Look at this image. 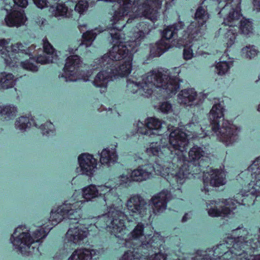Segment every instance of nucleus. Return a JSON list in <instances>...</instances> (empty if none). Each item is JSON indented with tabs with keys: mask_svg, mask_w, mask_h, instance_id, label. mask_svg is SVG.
I'll list each match as a JSON object with an SVG mask.
<instances>
[{
	"mask_svg": "<svg viewBox=\"0 0 260 260\" xmlns=\"http://www.w3.org/2000/svg\"><path fill=\"white\" fill-rule=\"evenodd\" d=\"M200 6L197 8L194 14V21L191 22L185 30L184 37L190 39L199 37L201 27L205 25L209 18L208 9H212L208 4L215 0H201Z\"/></svg>",
	"mask_w": 260,
	"mask_h": 260,
	"instance_id": "4468645a",
	"label": "nucleus"
},
{
	"mask_svg": "<svg viewBox=\"0 0 260 260\" xmlns=\"http://www.w3.org/2000/svg\"><path fill=\"white\" fill-rule=\"evenodd\" d=\"M118 159V155L115 149L112 151L108 148L104 149L100 154V161L102 165L114 163Z\"/></svg>",
	"mask_w": 260,
	"mask_h": 260,
	"instance_id": "cd10ccee",
	"label": "nucleus"
},
{
	"mask_svg": "<svg viewBox=\"0 0 260 260\" xmlns=\"http://www.w3.org/2000/svg\"><path fill=\"white\" fill-rule=\"evenodd\" d=\"M221 3H222V2H219V3H218V5H222V4H221Z\"/></svg>",
	"mask_w": 260,
	"mask_h": 260,
	"instance_id": "5fc2aeb1",
	"label": "nucleus"
},
{
	"mask_svg": "<svg viewBox=\"0 0 260 260\" xmlns=\"http://www.w3.org/2000/svg\"><path fill=\"white\" fill-rule=\"evenodd\" d=\"M188 148L187 134L180 129L172 132L167 143L162 140L150 143L146 152L148 164L139 166L130 174L120 175L121 184L126 186L133 181L145 180L150 172L167 180L172 188L181 190L185 180L201 172L203 165L199 162L204 156L203 148L195 145L188 152L189 159L184 154Z\"/></svg>",
	"mask_w": 260,
	"mask_h": 260,
	"instance_id": "f257e3e1",
	"label": "nucleus"
},
{
	"mask_svg": "<svg viewBox=\"0 0 260 260\" xmlns=\"http://www.w3.org/2000/svg\"><path fill=\"white\" fill-rule=\"evenodd\" d=\"M198 94L194 88H190L181 90L178 95L180 103L185 106H191L196 100Z\"/></svg>",
	"mask_w": 260,
	"mask_h": 260,
	"instance_id": "393cba45",
	"label": "nucleus"
},
{
	"mask_svg": "<svg viewBox=\"0 0 260 260\" xmlns=\"http://www.w3.org/2000/svg\"><path fill=\"white\" fill-rule=\"evenodd\" d=\"M88 2L85 0H80L75 6V10L79 14H83L88 7Z\"/></svg>",
	"mask_w": 260,
	"mask_h": 260,
	"instance_id": "4c0bfd02",
	"label": "nucleus"
},
{
	"mask_svg": "<svg viewBox=\"0 0 260 260\" xmlns=\"http://www.w3.org/2000/svg\"><path fill=\"white\" fill-rule=\"evenodd\" d=\"M137 1H136L135 5L131 9L129 12L127 14L124 15V16L121 18V19L119 21H117L115 25V21L114 20V15L112 17L111 20L112 26L111 30H116L118 31L122 30L123 28L125 27L126 23L127 24H136L135 28V31L137 30V31L135 33V37L136 38L134 42L135 46H139L141 44V41L143 40L146 35L149 33L151 30V25L150 23L146 21L138 22L139 19L142 17H145L146 19H149L152 22H154L157 20L159 12L158 11L160 9L161 7L157 10V13L156 15V19L151 20L148 18L145 17L144 16H138L136 15V10L137 9Z\"/></svg>",
	"mask_w": 260,
	"mask_h": 260,
	"instance_id": "9d476101",
	"label": "nucleus"
},
{
	"mask_svg": "<svg viewBox=\"0 0 260 260\" xmlns=\"http://www.w3.org/2000/svg\"><path fill=\"white\" fill-rule=\"evenodd\" d=\"M14 3V6H17L22 8H26L28 5L27 0H13Z\"/></svg>",
	"mask_w": 260,
	"mask_h": 260,
	"instance_id": "37998d69",
	"label": "nucleus"
},
{
	"mask_svg": "<svg viewBox=\"0 0 260 260\" xmlns=\"http://www.w3.org/2000/svg\"><path fill=\"white\" fill-rule=\"evenodd\" d=\"M14 76L12 73L3 72L0 75V83L2 88L8 89L15 85Z\"/></svg>",
	"mask_w": 260,
	"mask_h": 260,
	"instance_id": "c756f323",
	"label": "nucleus"
},
{
	"mask_svg": "<svg viewBox=\"0 0 260 260\" xmlns=\"http://www.w3.org/2000/svg\"><path fill=\"white\" fill-rule=\"evenodd\" d=\"M171 47L170 44L164 40H160L150 45V56L152 57L160 56Z\"/></svg>",
	"mask_w": 260,
	"mask_h": 260,
	"instance_id": "bb28decb",
	"label": "nucleus"
},
{
	"mask_svg": "<svg viewBox=\"0 0 260 260\" xmlns=\"http://www.w3.org/2000/svg\"><path fill=\"white\" fill-rule=\"evenodd\" d=\"M111 35L116 42L109 52L97 61L102 68L93 81V85L97 87L106 88L109 81L127 76L132 71L133 53L136 51L134 42L120 41L118 32Z\"/></svg>",
	"mask_w": 260,
	"mask_h": 260,
	"instance_id": "f03ea898",
	"label": "nucleus"
},
{
	"mask_svg": "<svg viewBox=\"0 0 260 260\" xmlns=\"http://www.w3.org/2000/svg\"><path fill=\"white\" fill-rule=\"evenodd\" d=\"M78 162L83 174L91 176L96 168L97 161L93 155L88 153H82L78 156Z\"/></svg>",
	"mask_w": 260,
	"mask_h": 260,
	"instance_id": "aec40b11",
	"label": "nucleus"
},
{
	"mask_svg": "<svg viewBox=\"0 0 260 260\" xmlns=\"http://www.w3.org/2000/svg\"><path fill=\"white\" fill-rule=\"evenodd\" d=\"M254 7L257 11H260V0H253Z\"/></svg>",
	"mask_w": 260,
	"mask_h": 260,
	"instance_id": "49530a36",
	"label": "nucleus"
},
{
	"mask_svg": "<svg viewBox=\"0 0 260 260\" xmlns=\"http://www.w3.org/2000/svg\"><path fill=\"white\" fill-rule=\"evenodd\" d=\"M24 12L23 10H11L5 17V21L9 27L20 26L23 23Z\"/></svg>",
	"mask_w": 260,
	"mask_h": 260,
	"instance_id": "b1692460",
	"label": "nucleus"
},
{
	"mask_svg": "<svg viewBox=\"0 0 260 260\" xmlns=\"http://www.w3.org/2000/svg\"><path fill=\"white\" fill-rule=\"evenodd\" d=\"M178 75L174 77L164 75L161 72L152 71L142 76L141 81L138 79L133 81L130 79L127 80V90L133 93H137L139 91H144L148 95H151L154 88H159L167 94L171 96L175 95L180 88L181 81Z\"/></svg>",
	"mask_w": 260,
	"mask_h": 260,
	"instance_id": "423d86ee",
	"label": "nucleus"
},
{
	"mask_svg": "<svg viewBox=\"0 0 260 260\" xmlns=\"http://www.w3.org/2000/svg\"><path fill=\"white\" fill-rule=\"evenodd\" d=\"M116 188L106 185L98 186L97 187L93 184L89 185L82 189V208L85 201H90L96 197L100 199L102 204H110L115 200L118 198V193L115 192Z\"/></svg>",
	"mask_w": 260,
	"mask_h": 260,
	"instance_id": "ddd939ff",
	"label": "nucleus"
},
{
	"mask_svg": "<svg viewBox=\"0 0 260 260\" xmlns=\"http://www.w3.org/2000/svg\"><path fill=\"white\" fill-rule=\"evenodd\" d=\"M251 179L248 190L243 195L241 204L260 206V157L256 158L247 169Z\"/></svg>",
	"mask_w": 260,
	"mask_h": 260,
	"instance_id": "f8f14e48",
	"label": "nucleus"
},
{
	"mask_svg": "<svg viewBox=\"0 0 260 260\" xmlns=\"http://www.w3.org/2000/svg\"><path fill=\"white\" fill-rule=\"evenodd\" d=\"M202 132V133L199 134L196 136V137L199 138V140L200 139H203L206 138L208 136L207 132L203 131Z\"/></svg>",
	"mask_w": 260,
	"mask_h": 260,
	"instance_id": "de8ad7c7",
	"label": "nucleus"
},
{
	"mask_svg": "<svg viewBox=\"0 0 260 260\" xmlns=\"http://www.w3.org/2000/svg\"><path fill=\"white\" fill-rule=\"evenodd\" d=\"M242 0H227L223 2L224 7L220 11L219 14L223 16V23L228 26L227 31L224 33V40L225 46L229 48L234 44L237 33L233 29L236 22L242 16L241 4Z\"/></svg>",
	"mask_w": 260,
	"mask_h": 260,
	"instance_id": "9b49d317",
	"label": "nucleus"
},
{
	"mask_svg": "<svg viewBox=\"0 0 260 260\" xmlns=\"http://www.w3.org/2000/svg\"><path fill=\"white\" fill-rule=\"evenodd\" d=\"M81 58L79 55H74L68 57L63 69V73L59 77L63 78L66 81H76L81 66Z\"/></svg>",
	"mask_w": 260,
	"mask_h": 260,
	"instance_id": "a211bd4d",
	"label": "nucleus"
},
{
	"mask_svg": "<svg viewBox=\"0 0 260 260\" xmlns=\"http://www.w3.org/2000/svg\"><path fill=\"white\" fill-rule=\"evenodd\" d=\"M9 42L5 39H0V47L2 49L0 50V54L7 66L12 65L18 59L19 53L27 54L25 47L21 43H17L12 45L10 47L6 46Z\"/></svg>",
	"mask_w": 260,
	"mask_h": 260,
	"instance_id": "2eb2a0df",
	"label": "nucleus"
},
{
	"mask_svg": "<svg viewBox=\"0 0 260 260\" xmlns=\"http://www.w3.org/2000/svg\"><path fill=\"white\" fill-rule=\"evenodd\" d=\"M126 206L130 218L123 212L111 205L107 213L98 216L93 225L96 229L95 235L105 238L119 237V234L126 227V221L136 220L145 216L147 212V204L143 197L139 194L134 195L127 201Z\"/></svg>",
	"mask_w": 260,
	"mask_h": 260,
	"instance_id": "20e7f679",
	"label": "nucleus"
},
{
	"mask_svg": "<svg viewBox=\"0 0 260 260\" xmlns=\"http://www.w3.org/2000/svg\"><path fill=\"white\" fill-rule=\"evenodd\" d=\"M15 126L20 130L25 129L28 127L33 126L40 128L42 131L43 135L47 136L50 134L54 135L55 134L54 126L50 121H47L39 126L30 113L28 114V116H21L19 117L15 121Z\"/></svg>",
	"mask_w": 260,
	"mask_h": 260,
	"instance_id": "dca6fc26",
	"label": "nucleus"
},
{
	"mask_svg": "<svg viewBox=\"0 0 260 260\" xmlns=\"http://www.w3.org/2000/svg\"><path fill=\"white\" fill-rule=\"evenodd\" d=\"M258 52V51L255 48L254 46H246L242 48L241 50L242 55L246 58H254L257 55Z\"/></svg>",
	"mask_w": 260,
	"mask_h": 260,
	"instance_id": "f704fd0d",
	"label": "nucleus"
},
{
	"mask_svg": "<svg viewBox=\"0 0 260 260\" xmlns=\"http://www.w3.org/2000/svg\"><path fill=\"white\" fill-rule=\"evenodd\" d=\"M52 228V226L48 225L45 228H40L32 233L31 236L28 232H22L26 226L21 225L15 229L10 240L20 252L34 253L39 251V246L42 242V240L47 236Z\"/></svg>",
	"mask_w": 260,
	"mask_h": 260,
	"instance_id": "6e6552de",
	"label": "nucleus"
},
{
	"mask_svg": "<svg viewBox=\"0 0 260 260\" xmlns=\"http://www.w3.org/2000/svg\"><path fill=\"white\" fill-rule=\"evenodd\" d=\"M208 213L209 216L213 217L220 216L219 209L217 207L211 208L209 209Z\"/></svg>",
	"mask_w": 260,
	"mask_h": 260,
	"instance_id": "79ce46f5",
	"label": "nucleus"
},
{
	"mask_svg": "<svg viewBox=\"0 0 260 260\" xmlns=\"http://www.w3.org/2000/svg\"><path fill=\"white\" fill-rule=\"evenodd\" d=\"M58 257V253L57 252L55 255V256L54 257V258H56Z\"/></svg>",
	"mask_w": 260,
	"mask_h": 260,
	"instance_id": "603ef678",
	"label": "nucleus"
},
{
	"mask_svg": "<svg viewBox=\"0 0 260 260\" xmlns=\"http://www.w3.org/2000/svg\"><path fill=\"white\" fill-rule=\"evenodd\" d=\"M200 163H201V162H200ZM203 163H204V165L201 164L202 165H203V167L201 168V171L202 170V169L204 168V167H206V166H208V161H205V162H204V161H203Z\"/></svg>",
	"mask_w": 260,
	"mask_h": 260,
	"instance_id": "8fccbe9b",
	"label": "nucleus"
},
{
	"mask_svg": "<svg viewBox=\"0 0 260 260\" xmlns=\"http://www.w3.org/2000/svg\"><path fill=\"white\" fill-rule=\"evenodd\" d=\"M217 204L216 202L215 201H210V204H212V205H214V204Z\"/></svg>",
	"mask_w": 260,
	"mask_h": 260,
	"instance_id": "3c124183",
	"label": "nucleus"
},
{
	"mask_svg": "<svg viewBox=\"0 0 260 260\" xmlns=\"http://www.w3.org/2000/svg\"><path fill=\"white\" fill-rule=\"evenodd\" d=\"M185 34V30L183 31V34L182 35V39L185 41L186 43H188L190 45L189 47H185L183 50V57L185 60H188L191 59L193 57V46L195 44L196 42L198 41V39L199 37H197V38L194 39H190L189 38H187L184 37Z\"/></svg>",
	"mask_w": 260,
	"mask_h": 260,
	"instance_id": "c85d7f7f",
	"label": "nucleus"
},
{
	"mask_svg": "<svg viewBox=\"0 0 260 260\" xmlns=\"http://www.w3.org/2000/svg\"><path fill=\"white\" fill-rule=\"evenodd\" d=\"M221 28H220V29H219V32H221Z\"/></svg>",
	"mask_w": 260,
	"mask_h": 260,
	"instance_id": "13d9d810",
	"label": "nucleus"
},
{
	"mask_svg": "<svg viewBox=\"0 0 260 260\" xmlns=\"http://www.w3.org/2000/svg\"><path fill=\"white\" fill-rule=\"evenodd\" d=\"M231 201V200L230 199H224L222 201V203L224 204L225 206H223L221 209H219L220 216H225L230 215L233 211V210L235 208L234 204L232 205L233 207L231 208L226 206L229 205V203Z\"/></svg>",
	"mask_w": 260,
	"mask_h": 260,
	"instance_id": "c9c22d12",
	"label": "nucleus"
},
{
	"mask_svg": "<svg viewBox=\"0 0 260 260\" xmlns=\"http://www.w3.org/2000/svg\"><path fill=\"white\" fill-rule=\"evenodd\" d=\"M201 145H202V146H204V144H203V142H202V141L201 142Z\"/></svg>",
	"mask_w": 260,
	"mask_h": 260,
	"instance_id": "6e6d98bb",
	"label": "nucleus"
},
{
	"mask_svg": "<svg viewBox=\"0 0 260 260\" xmlns=\"http://www.w3.org/2000/svg\"><path fill=\"white\" fill-rule=\"evenodd\" d=\"M44 52L47 54H53L55 49L53 46L49 43L47 38L43 40Z\"/></svg>",
	"mask_w": 260,
	"mask_h": 260,
	"instance_id": "58836bf2",
	"label": "nucleus"
},
{
	"mask_svg": "<svg viewBox=\"0 0 260 260\" xmlns=\"http://www.w3.org/2000/svg\"><path fill=\"white\" fill-rule=\"evenodd\" d=\"M60 260H63V257L61 258Z\"/></svg>",
	"mask_w": 260,
	"mask_h": 260,
	"instance_id": "bf43d9fd",
	"label": "nucleus"
},
{
	"mask_svg": "<svg viewBox=\"0 0 260 260\" xmlns=\"http://www.w3.org/2000/svg\"><path fill=\"white\" fill-rule=\"evenodd\" d=\"M188 213H185L183 216L182 217V221L183 222H185L188 219Z\"/></svg>",
	"mask_w": 260,
	"mask_h": 260,
	"instance_id": "09e8293b",
	"label": "nucleus"
},
{
	"mask_svg": "<svg viewBox=\"0 0 260 260\" xmlns=\"http://www.w3.org/2000/svg\"><path fill=\"white\" fill-rule=\"evenodd\" d=\"M242 231L244 236L228 237L224 242L212 248L201 250V260H260V227L258 234H248L247 230L237 228L233 234Z\"/></svg>",
	"mask_w": 260,
	"mask_h": 260,
	"instance_id": "7ed1b4c3",
	"label": "nucleus"
},
{
	"mask_svg": "<svg viewBox=\"0 0 260 260\" xmlns=\"http://www.w3.org/2000/svg\"><path fill=\"white\" fill-rule=\"evenodd\" d=\"M72 203L66 201L56 211H52L50 218L52 224L56 225L63 220L69 223L70 228L66 234V238L70 246L75 247L82 243L91 231L92 225L82 224V202L71 200Z\"/></svg>",
	"mask_w": 260,
	"mask_h": 260,
	"instance_id": "39448f33",
	"label": "nucleus"
},
{
	"mask_svg": "<svg viewBox=\"0 0 260 260\" xmlns=\"http://www.w3.org/2000/svg\"><path fill=\"white\" fill-rule=\"evenodd\" d=\"M144 224L141 222L135 227L134 230L128 234V239L126 240V245L129 244L132 249L127 250L131 252L139 249V252L144 255L145 252L148 253V256L142 255L143 257H146L147 259H153L157 253H162L161 248L164 247L165 242L162 237L158 233H156L151 236V235H148L145 236V240L143 241H139V244L134 243V241L139 240V239L144 236ZM163 254L167 255L163 253Z\"/></svg>",
	"mask_w": 260,
	"mask_h": 260,
	"instance_id": "0eeeda50",
	"label": "nucleus"
},
{
	"mask_svg": "<svg viewBox=\"0 0 260 260\" xmlns=\"http://www.w3.org/2000/svg\"><path fill=\"white\" fill-rule=\"evenodd\" d=\"M227 51H228V50H225L224 52V53H226Z\"/></svg>",
	"mask_w": 260,
	"mask_h": 260,
	"instance_id": "4d7b16f0",
	"label": "nucleus"
},
{
	"mask_svg": "<svg viewBox=\"0 0 260 260\" xmlns=\"http://www.w3.org/2000/svg\"><path fill=\"white\" fill-rule=\"evenodd\" d=\"M216 68L218 71V74L222 75L225 74L230 69V63L226 61H220L216 66Z\"/></svg>",
	"mask_w": 260,
	"mask_h": 260,
	"instance_id": "e433bc0d",
	"label": "nucleus"
},
{
	"mask_svg": "<svg viewBox=\"0 0 260 260\" xmlns=\"http://www.w3.org/2000/svg\"><path fill=\"white\" fill-rule=\"evenodd\" d=\"M21 65L23 69L28 71L36 72L38 70V67L28 60L21 62Z\"/></svg>",
	"mask_w": 260,
	"mask_h": 260,
	"instance_id": "a19ab883",
	"label": "nucleus"
},
{
	"mask_svg": "<svg viewBox=\"0 0 260 260\" xmlns=\"http://www.w3.org/2000/svg\"><path fill=\"white\" fill-rule=\"evenodd\" d=\"M165 122L155 117H148L146 125L144 127H139V133L145 135L154 134L153 130L160 129Z\"/></svg>",
	"mask_w": 260,
	"mask_h": 260,
	"instance_id": "5701e85b",
	"label": "nucleus"
},
{
	"mask_svg": "<svg viewBox=\"0 0 260 260\" xmlns=\"http://www.w3.org/2000/svg\"><path fill=\"white\" fill-rule=\"evenodd\" d=\"M239 28L240 32L245 35L252 34L253 30L252 22L246 18H243L240 21Z\"/></svg>",
	"mask_w": 260,
	"mask_h": 260,
	"instance_id": "2f4dec72",
	"label": "nucleus"
},
{
	"mask_svg": "<svg viewBox=\"0 0 260 260\" xmlns=\"http://www.w3.org/2000/svg\"><path fill=\"white\" fill-rule=\"evenodd\" d=\"M50 11L52 14L55 16H61L67 15L68 8L64 3H57L55 7H51Z\"/></svg>",
	"mask_w": 260,
	"mask_h": 260,
	"instance_id": "72a5a7b5",
	"label": "nucleus"
},
{
	"mask_svg": "<svg viewBox=\"0 0 260 260\" xmlns=\"http://www.w3.org/2000/svg\"><path fill=\"white\" fill-rule=\"evenodd\" d=\"M96 35L94 30H87L83 34L80 45H85L86 47L90 46L95 39Z\"/></svg>",
	"mask_w": 260,
	"mask_h": 260,
	"instance_id": "473e14b6",
	"label": "nucleus"
},
{
	"mask_svg": "<svg viewBox=\"0 0 260 260\" xmlns=\"http://www.w3.org/2000/svg\"><path fill=\"white\" fill-rule=\"evenodd\" d=\"M99 251L93 249L81 248L75 250L68 260H96Z\"/></svg>",
	"mask_w": 260,
	"mask_h": 260,
	"instance_id": "4be33fe9",
	"label": "nucleus"
},
{
	"mask_svg": "<svg viewBox=\"0 0 260 260\" xmlns=\"http://www.w3.org/2000/svg\"><path fill=\"white\" fill-rule=\"evenodd\" d=\"M159 110L163 113L168 114L172 111V105L169 101L163 102L160 103Z\"/></svg>",
	"mask_w": 260,
	"mask_h": 260,
	"instance_id": "ea45409f",
	"label": "nucleus"
},
{
	"mask_svg": "<svg viewBox=\"0 0 260 260\" xmlns=\"http://www.w3.org/2000/svg\"><path fill=\"white\" fill-rule=\"evenodd\" d=\"M224 109L220 103L213 106L210 111L213 118L211 123V129L215 133L218 132L217 138L219 140L226 146H229L238 141L239 136L237 126L232 121L224 118Z\"/></svg>",
	"mask_w": 260,
	"mask_h": 260,
	"instance_id": "1a4fd4ad",
	"label": "nucleus"
},
{
	"mask_svg": "<svg viewBox=\"0 0 260 260\" xmlns=\"http://www.w3.org/2000/svg\"><path fill=\"white\" fill-rule=\"evenodd\" d=\"M16 108L11 105L4 106L0 111L2 119L4 120H9L12 119L15 116Z\"/></svg>",
	"mask_w": 260,
	"mask_h": 260,
	"instance_id": "7c9ffc66",
	"label": "nucleus"
},
{
	"mask_svg": "<svg viewBox=\"0 0 260 260\" xmlns=\"http://www.w3.org/2000/svg\"><path fill=\"white\" fill-rule=\"evenodd\" d=\"M34 4L36 6L40 9H43L44 6L47 5V0H33Z\"/></svg>",
	"mask_w": 260,
	"mask_h": 260,
	"instance_id": "c03bdc74",
	"label": "nucleus"
},
{
	"mask_svg": "<svg viewBox=\"0 0 260 260\" xmlns=\"http://www.w3.org/2000/svg\"><path fill=\"white\" fill-rule=\"evenodd\" d=\"M203 187L202 191L209 192V185L213 187H219L225 184V175L218 169L210 168L209 171L204 172L203 176Z\"/></svg>",
	"mask_w": 260,
	"mask_h": 260,
	"instance_id": "f3484780",
	"label": "nucleus"
},
{
	"mask_svg": "<svg viewBox=\"0 0 260 260\" xmlns=\"http://www.w3.org/2000/svg\"><path fill=\"white\" fill-rule=\"evenodd\" d=\"M172 198L171 191L168 189H163L153 196L151 199V202L153 205L154 213L157 214L162 212L166 209L167 203L172 199Z\"/></svg>",
	"mask_w": 260,
	"mask_h": 260,
	"instance_id": "6ab92c4d",
	"label": "nucleus"
},
{
	"mask_svg": "<svg viewBox=\"0 0 260 260\" xmlns=\"http://www.w3.org/2000/svg\"><path fill=\"white\" fill-rule=\"evenodd\" d=\"M257 110L260 112V104L258 106Z\"/></svg>",
	"mask_w": 260,
	"mask_h": 260,
	"instance_id": "864d4df0",
	"label": "nucleus"
},
{
	"mask_svg": "<svg viewBox=\"0 0 260 260\" xmlns=\"http://www.w3.org/2000/svg\"><path fill=\"white\" fill-rule=\"evenodd\" d=\"M37 62L41 64H45L49 62V59L46 56H40L37 57Z\"/></svg>",
	"mask_w": 260,
	"mask_h": 260,
	"instance_id": "a18cd8bd",
	"label": "nucleus"
},
{
	"mask_svg": "<svg viewBox=\"0 0 260 260\" xmlns=\"http://www.w3.org/2000/svg\"><path fill=\"white\" fill-rule=\"evenodd\" d=\"M148 253L145 252V256H148ZM143 255L139 252V249L134 251H125L120 260H166V255L163 253H157L155 255L153 259H147L146 257H142Z\"/></svg>",
	"mask_w": 260,
	"mask_h": 260,
	"instance_id": "a878e982",
	"label": "nucleus"
},
{
	"mask_svg": "<svg viewBox=\"0 0 260 260\" xmlns=\"http://www.w3.org/2000/svg\"><path fill=\"white\" fill-rule=\"evenodd\" d=\"M185 24L182 21H179L171 25L167 26L162 32V38L166 42L172 40V41L182 40V36H179L178 32L184 29Z\"/></svg>",
	"mask_w": 260,
	"mask_h": 260,
	"instance_id": "412c9836",
	"label": "nucleus"
}]
</instances>
